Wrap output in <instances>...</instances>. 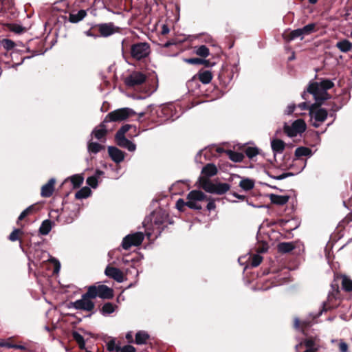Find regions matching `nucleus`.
<instances>
[{
  "instance_id": "f8f14e48",
  "label": "nucleus",
  "mask_w": 352,
  "mask_h": 352,
  "mask_svg": "<svg viewBox=\"0 0 352 352\" xmlns=\"http://www.w3.org/2000/svg\"><path fill=\"white\" fill-rule=\"evenodd\" d=\"M104 274L107 276L115 280L118 283H122L124 280L123 272L118 268L107 265Z\"/></svg>"
},
{
  "instance_id": "a18cd8bd",
  "label": "nucleus",
  "mask_w": 352,
  "mask_h": 352,
  "mask_svg": "<svg viewBox=\"0 0 352 352\" xmlns=\"http://www.w3.org/2000/svg\"><path fill=\"white\" fill-rule=\"evenodd\" d=\"M0 44L7 51L12 50L15 46L14 41L8 38L2 39Z\"/></svg>"
},
{
  "instance_id": "dca6fc26",
  "label": "nucleus",
  "mask_w": 352,
  "mask_h": 352,
  "mask_svg": "<svg viewBox=\"0 0 352 352\" xmlns=\"http://www.w3.org/2000/svg\"><path fill=\"white\" fill-rule=\"evenodd\" d=\"M56 180L54 178H51L47 184L41 187V195L43 197H50L52 195L54 191V185Z\"/></svg>"
},
{
  "instance_id": "a878e982",
  "label": "nucleus",
  "mask_w": 352,
  "mask_h": 352,
  "mask_svg": "<svg viewBox=\"0 0 352 352\" xmlns=\"http://www.w3.org/2000/svg\"><path fill=\"white\" fill-rule=\"evenodd\" d=\"M337 278L341 279L342 289L345 292L352 291V280L346 275H341Z\"/></svg>"
},
{
  "instance_id": "39448f33",
  "label": "nucleus",
  "mask_w": 352,
  "mask_h": 352,
  "mask_svg": "<svg viewBox=\"0 0 352 352\" xmlns=\"http://www.w3.org/2000/svg\"><path fill=\"white\" fill-rule=\"evenodd\" d=\"M316 104H312L309 107V116L311 118V124L318 128L320 124L325 121L328 116L327 111L323 108H319Z\"/></svg>"
},
{
  "instance_id": "864d4df0",
  "label": "nucleus",
  "mask_w": 352,
  "mask_h": 352,
  "mask_svg": "<svg viewBox=\"0 0 352 352\" xmlns=\"http://www.w3.org/2000/svg\"><path fill=\"white\" fill-rule=\"evenodd\" d=\"M184 62L191 64V65H201L202 64V58H185Z\"/></svg>"
},
{
  "instance_id": "5fc2aeb1",
  "label": "nucleus",
  "mask_w": 352,
  "mask_h": 352,
  "mask_svg": "<svg viewBox=\"0 0 352 352\" xmlns=\"http://www.w3.org/2000/svg\"><path fill=\"white\" fill-rule=\"evenodd\" d=\"M184 206L188 207L187 201H185L183 199H179L176 202V208L179 211H183Z\"/></svg>"
},
{
  "instance_id": "680f3d73",
  "label": "nucleus",
  "mask_w": 352,
  "mask_h": 352,
  "mask_svg": "<svg viewBox=\"0 0 352 352\" xmlns=\"http://www.w3.org/2000/svg\"><path fill=\"white\" fill-rule=\"evenodd\" d=\"M339 278H335L331 284V290H334V289H339V283H338V280Z\"/></svg>"
},
{
  "instance_id": "6ab92c4d",
  "label": "nucleus",
  "mask_w": 352,
  "mask_h": 352,
  "mask_svg": "<svg viewBox=\"0 0 352 352\" xmlns=\"http://www.w3.org/2000/svg\"><path fill=\"white\" fill-rule=\"evenodd\" d=\"M197 78L203 84H208L212 79V74L210 71L201 69L197 74Z\"/></svg>"
},
{
  "instance_id": "393cba45",
  "label": "nucleus",
  "mask_w": 352,
  "mask_h": 352,
  "mask_svg": "<svg viewBox=\"0 0 352 352\" xmlns=\"http://www.w3.org/2000/svg\"><path fill=\"white\" fill-rule=\"evenodd\" d=\"M87 15V11L85 10H79L76 14L70 13L69 15V21L72 23H76L82 21Z\"/></svg>"
},
{
  "instance_id": "1a4fd4ad",
  "label": "nucleus",
  "mask_w": 352,
  "mask_h": 352,
  "mask_svg": "<svg viewBox=\"0 0 352 352\" xmlns=\"http://www.w3.org/2000/svg\"><path fill=\"white\" fill-rule=\"evenodd\" d=\"M307 126L302 119L295 120L291 126L285 124L284 131L289 137H295L298 134L302 133L306 130Z\"/></svg>"
},
{
  "instance_id": "338daca9",
  "label": "nucleus",
  "mask_w": 352,
  "mask_h": 352,
  "mask_svg": "<svg viewBox=\"0 0 352 352\" xmlns=\"http://www.w3.org/2000/svg\"><path fill=\"white\" fill-rule=\"evenodd\" d=\"M298 107L301 110H305V109H309V110L310 106H309L308 104L306 102H301V103H300L298 104Z\"/></svg>"
},
{
  "instance_id": "6e6552de",
  "label": "nucleus",
  "mask_w": 352,
  "mask_h": 352,
  "mask_svg": "<svg viewBox=\"0 0 352 352\" xmlns=\"http://www.w3.org/2000/svg\"><path fill=\"white\" fill-rule=\"evenodd\" d=\"M144 239V235L141 232L126 235L123 238L122 247L124 250H129L132 246L140 245Z\"/></svg>"
},
{
  "instance_id": "13d9d810",
  "label": "nucleus",
  "mask_w": 352,
  "mask_h": 352,
  "mask_svg": "<svg viewBox=\"0 0 352 352\" xmlns=\"http://www.w3.org/2000/svg\"><path fill=\"white\" fill-rule=\"evenodd\" d=\"M294 174L292 173H283L278 176L273 177L274 179L276 180H282L283 179H285L288 177L293 176Z\"/></svg>"
},
{
  "instance_id": "bb28decb",
  "label": "nucleus",
  "mask_w": 352,
  "mask_h": 352,
  "mask_svg": "<svg viewBox=\"0 0 352 352\" xmlns=\"http://www.w3.org/2000/svg\"><path fill=\"white\" fill-rule=\"evenodd\" d=\"M272 149L275 153H282L285 149V142L279 139L273 140L271 142Z\"/></svg>"
},
{
  "instance_id": "2f4dec72",
  "label": "nucleus",
  "mask_w": 352,
  "mask_h": 352,
  "mask_svg": "<svg viewBox=\"0 0 352 352\" xmlns=\"http://www.w3.org/2000/svg\"><path fill=\"white\" fill-rule=\"evenodd\" d=\"M72 338L76 341V342L78 344V347L84 350L85 349V340L84 338V336L79 333L78 331H73L72 332Z\"/></svg>"
},
{
  "instance_id": "69168bd1",
  "label": "nucleus",
  "mask_w": 352,
  "mask_h": 352,
  "mask_svg": "<svg viewBox=\"0 0 352 352\" xmlns=\"http://www.w3.org/2000/svg\"><path fill=\"white\" fill-rule=\"evenodd\" d=\"M295 108H296V105L295 104H290L287 107V110H286V113L289 115V114H292L294 110H295Z\"/></svg>"
},
{
  "instance_id": "f704fd0d",
  "label": "nucleus",
  "mask_w": 352,
  "mask_h": 352,
  "mask_svg": "<svg viewBox=\"0 0 352 352\" xmlns=\"http://www.w3.org/2000/svg\"><path fill=\"white\" fill-rule=\"evenodd\" d=\"M229 158L234 162H241L244 159V155L242 153L236 152L232 150L226 151Z\"/></svg>"
},
{
  "instance_id": "0e129e2a",
  "label": "nucleus",
  "mask_w": 352,
  "mask_h": 352,
  "mask_svg": "<svg viewBox=\"0 0 352 352\" xmlns=\"http://www.w3.org/2000/svg\"><path fill=\"white\" fill-rule=\"evenodd\" d=\"M0 1L5 7H10L13 4V0H0Z\"/></svg>"
},
{
  "instance_id": "5701e85b",
  "label": "nucleus",
  "mask_w": 352,
  "mask_h": 352,
  "mask_svg": "<svg viewBox=\"0 0 352 352\" xmlns=\"http://www.w3.org/2000/svg\"><path fill=\"white\" fill-rule=\"evenodd\" d=\"M283 37L284 40L287 42H290L297 38H300V40H302L300 28L294 30L289 33L285 32L283 34Z\"/></svg>"
},
{
  "instance_id": "f257e3e1",
  "label": "nucleus",
  "mask_w": 352,
  "mask_h": 352,
  "mask_svg": "<svg viewBox=\"0 0 352 352\" xmlns=\"http://www.w3.org/2000/svg\"><path fill=\"white\" fill-rule=\"evenodd\" d=\"M334 83L329 79H322L320 82L310 83L307 87V92L313 95L316 102L314 104L321 106L324 101L331 98L327 90L333 87Z\"/></svg>"
},
{
  "instance_id": "f3484780",
  "label": "nucleus",
  "mask_w": 352,
  "mask_h": 352,
  "mask_svg": "<svg viewBox=\"0 0 352 352\" xmlns=\"http://www.w3.org/2000/svg\"><path fill=\"white\" fill-rule=\"evenodd\" d=\"M116 140L118 146L127 149L129 151L133 152L136 149V145L125 137L116 138Z\"/></svg>"
},
{
  "instance_id": "aec40b11",
  "label": "nucleus",
  "mask_w": 352,
  "mask_h": 352,
  "mask_svg": "<svg viewBox=\"0 0 352 352\" xmlns=\"http://www.w3.org/2000/svg\"><path fill=\"white\" fill-rule=\"evenodd\" d=\"M199 182L201 188L208 192L213 193L215 184H213L208 178L200 177Z\"/></svg>"
},
{
  "instance_id": "c756f323",
  "label": "nucleus",
  "mask_w": 352,
  "mask_h": 352,
  "mask_svg": "<svg viewBox=\"0 0 352 352\" xmlns=\"http://www.w3.org/2000/svg\"><path fill=\"white\" fill-rule=\"evenodd\" d=\"M316 24L314 23H309L305 25L303 28H300L302 34V39L304 38L305 36L309 35L316 32Z\"/></svg>"
},
{
  "instance_id": "49530a36",
  "label": "nucleus",
  "mask_w": 352,
  "mask_h": 352,
  "mask_svg": "<svg viewBox=\"0 0 352 352\" xmlns=\"http://www.w3.org/2000/svg\"><path fill=\"white\" fill-rule=\"evenodd\" d=\"M245 153L248 158L252 159L258 154V149L256 147L249 146L245 148Z\"/></svg>"
},
{
  "instance_id": "0eeeda50",
  "label": "nucleus",
  "mask_w": 352,
  "mask_h": 352,
  "mask_svg": "<svg viewBox=\"0 0 352 352\" xmlns=\"http://www.w3.org/2000/svg\"><path fill=\"white\" fill-rule=\"evenodd\" d=\"M92 297L88 294V292L83 294L81 298L74 302H71L69 308H74L77 310L92 311L95 307V303L92 301Z\"/></svg>"
},
{
  "instance_id": "37998d69",
  "label": "nucleus",
  "mask_w": 352,
  "mask_h": 352,
  "mask_svg": "<svg viewBox=\"0 0 352 352\" xmlns=\"http://www.w3.org/2000/svg\"><path fill=\"white\" fill-rule=\"evenodd\" d=\"M132 127H133V125L131 124H126L124 125H123L122 126H121V128L117 131L116 134V138H123V137H125V133L129 131ZM134 128H135L134 126Z\"/></svg>"
},
{
  "instance_id": "412c9836",
  "label": "nucleus",
  "mask_w": 352,
  "mask_h": 352,
  "mask_svg": "<svg viewBox=\"0 0 352 352\" xmlns=\"http://www.w3.org/2000/svg\"><path fill=\"white\" fill-rule=\"evenodd\" d=\"M217 166L214 164L210 163L203 167L201 173L206 177H210L217 175Z\"/></svg>"
},
{
  "instance_id": "4d7b16f0",
  "label": "nucleus",
  "mask_w": 352,
  "mask_h": 352,
  "mask_svg": "<svg viewBox=\"0 0 352 352\" xmlns=\"http://www.w3.org/2000/svg\"><path fill=\"white\" fill-rule=\"evenodd\" d=\"M120 352H135V349L131 345H125L123 347H120Z\"/></svg>"
},
{
  "instance_id": "9d476101",
  "label": "nucleus",
  "mask_w": 352,
  "mask_h": 352,
  "mask_svg": "<svg viewBox=\"0 0 352 352\" xmlns=\"http://www.w3.org/2000/svg\"><path fill=\"white\" fill-rule=\"evenodd\" d=\"M98 28L100 35L102 37H109L115 33L120 32V28L115 25L112 22L98 23L94 25Z\"/></svg>"
},
{
  "instance_id": "3c124183",
  "label": "nucleus",
  "mask_w": 352,
  "mask_h": 352,
  "mask_svg": "<svg viewBox=\"0 0 352 352\" xmlns=\"http://www.w3.org/2000/svg\"><path fill=\"white\" fill-rule=\"evenodd\" d=\"M22 233L21 230L14 229L9 235L8 239L11 241H16L19 239V234Z\"/></svg>"
},
{
  "instance_id": "c85d7f7f",
  "label": "nucleus",
  "mask_w": 352,
  "mask_h": 352,
  "mask_svg": "<svg viewBox=\"0 0 352 352\" xmlns=\"http://www.w3.org/2000/svg\"><path fill=\"white\" fill-rule=\"evenodd\" d=\"M295 246L292 242H282L278 243L277 248L280 253H289L294 249Z\"/></svg>"
},
{
  "instance_id": "774afa93",
  "label": "nucleus",
  "mask_w": 352,
  "mask_h": 352,
  "mask_svg": "<svg viewBox=\"0 0 352 352\" xmlns=\"http://www.w3.org/2000/svg\"><path fill=\"white\" fill-rule=\"evenodd\" d=\"M170 30L168 27L166 25H163L162 28V34H166L169 32Z\"/></svg>"
},
{
  "instance_id": "4c0bfd02",
  "label": "nucleus",
  "mask_w": 352,
  "mask_h": 352,
  "mask_svg": "<svg viewBox=\"0 0 352 352\" xmlns=\"http://www.w3.org/2000/svg\"><path fill=\"white\" fill-rule=\"evenodd\" d=\"M239 186L244 190L248 191L254 186V182L249 178L243 179L239 183Z\"/></svg>"
},
{
  "instance_id": "e433bc0d",
  "label": "nucleus",
  "mask_w": 352,
  "mask_h": 352,
  "mask_svg": "<svg viewBox=\"0 0 352 352\" xmlns=\"http://www.w3.org/2000/svg\"><path fill=\"white\" fill-rule=\"evenodd\" d=\"M149 335L146 332L140 331L135 334V342L137 344H146Z\"/></svg>"
},
{
  "instance_id": "09e8293b",
  "label": "nucleus",
  "mask_w": 352,
  "mask_h": 352,
  "mask_svg": "<svg viewBox=\"0 0 352 352\" xmlns=\"http://www.w3.org/2000/svg\"><path fill=\"white\" fill-rule=\"evenodd\" d=\"M120 347V346H117L116 344L115 340H113V339H112L107 342V350L109 351H119Z\"/></svg>"
},
{
  "instance_id": "7c9ffc66",
  "label": "nucleus",
  "mask_w": 352,
  "mask_h": 352,
  "mask_svg": "<svg viewBox=\"0 0 352 352\" xmlns=\"http://www.w3.org/2000/svg\"><path fill=\"white\" fill-rule=\"evenodd\" d=\"M230 188V184L227 183L215 184L213 193L217 195H223Z\"/></svg>"
},
{
  "instance_id": "423d86ee",
  "label": "nucleus",
  "mask_w": 352,
  "mask_h": 352,
  "mask_svg": "<svg viewBox=\"0 0 352 352\" xmlns=\"http://www.w3.org/2000/svg\"><path fill=\"white\" fill-rule=\"evenodd\" d=\"M135 115L136 113L131 108H120L109 113L104 118V122H121Z\"/></svg>"
},
{
  "instance_id": "c9c22d12",
  "label": "nucleus",
  "mask_w": 352,
  "mask_h": 352,
  "mask_svg": "<svg viewBox=\"0 0 352 352\" xmlns=\"http://www.w3.org/2000/svg\"><path fill=\"white\" fill-rule=\"evenodd\" d=\"M194 52L197 56H199L203 58H206L210 54V50L208 47H207L204 45L195 46L194 47Z\"/></svg>"
},
{
  "instance_id": "c03bdc74",
  "label": "nucleus",
  "mask_w": 352,
  "mask_h": 352,
  "mask_svg": "<svg viewBox=\"0 0 352 352\" xmlns=\"http://www.w3.org/2000/svg\"><path fill=\"white\" fill-rule=\"evenodd\" d=\"M84 178L80 175H74L70 177L74 188H78L82 184Z\"/></svg>"
},
{
  "instance_id": "6e6d98bb",
  "label": "nucleus",
  "mask_w": 352,
  "mask_h": 352,
  "mask_svg": "<svg viewBox=\"0 0 352 352\" xmlns=\"http://www.w3.org/2000/svg\"><path fill=\"white\" fill-rule=\"evenodd\" d=\"M10 29L11 31L18 34L21 33L23 31V28L17 24H10Z\"/></svg>"
},
{
  "instance_id": "603ef678",
  "label": "nucleus",
  "mask_w": 352,
  "mask_h": 352,
  "mask_svg": "<svg viewBox=\"0 0 352 352\" xmlns=\"http://www.w3.org/2000/svg\"><path fill=\"white\" fill-rule=\"evenodd\" d=\"M87 184L91 188H95L98 186V179L96 176H91L87 179Z\"/></svg>"
},
{
  "instance_id": "9b49d317",
  "label": "nucleus",
  "mask_w": 352,
  "mask_h": 352,
  "mask_svg": "<svg viewBox=\"0 0 352 352\" xmlns=\"http://www.w3.org/2000/svg\"><path fill=\"white\" fill-rule=\"evenodd\" d=\"M146 79L145 74L140 72H133L129 76L125 78L124 83L127 87H134L141 85Z\"/></svg>"
},
{
  "instance_id": "20e7f679",
  "label": "nucleus",
  "mask_w": 352,
  "mask_h": 352,
  "mask_svg": "<svg viewBox=\"0 0 352 352\" xmlns=\"http://www.w3.org/2000/svg\"><path fill=\"white\" fill-rule=\"evenodd\" d=\"M207 199V195L201 190H193L187 195V204L190 209L201 210L202 203Z\"/></svg>"
},
{
  "instance_id": "052dcab7",
  "label": "nucleus",
  "mask_w": 352,
  "mask_h": 352,
  "mask_svg": "<svg viewBox=\"0 0 352 352\" xmlns=\"http://www.w3.org/2000/svg\"><path fill=\"white\" fill-rule=\"evenodd\" d=\"M13 344H12L10 342H9L8 341H6V340H1L0 341V346L1 347H6V348H8V349H12Z\"/></svg>"
},
{
  "instance_id": "8fccbe9b",
  "label": "nucleus",
  "mask_w": 352,
  "mask_h": 352,
  "mask_svg": "<svg viewBox=\"0 0 352 352\" xmlns=\"http://www.w3.org/2000/svg\"><path fill=\"white\" fill-rule=\"evenodd\" d=\"M205 201L208 202L206 208L209 212L214 210L216 208L214 199L211 197H207V199H205Z\"/></svg>"
},
{
  "instance_id": "f03ea898",
  "label": "nucleus",
  "mask_w": 352,
  "mask_h": 352,
  "mask_svg": "<svg viewBox=\"0 0 352 352\" xmlns=\"http://www.w3.org/2000/svg\"><path fill=\"white\" fill-rule=\"evenodd\" d=\"M151 52L150 44L147 42H138L131 45L130 54L133 59L141 61L148 57Z\"/></svg>"
},
{
  "instance_id": "4be33fe9",
  "label": "nucleus",
  "mask_w": 352,
  "mask_h": 352,
  "mask_svg": "<svg viewBox=\"0 0 352 352\" xmlns=\"http://www.w3.org/2000/svg\"><path fill=\"white\" fill-rule=\"evenodd\" d=\"M105 123L106 122H104L103 121L100 123L98 128L94 129L92 131V135H94L96 139L100 140L106 135L107 129L106 128Z\"/></svg>"
},
{
  "instance_id": "473e14b6",
  "label": "nucleus",
  "mask_w": 352,
  "mask_h": 352,
  "mask_svg": "<svg viewBox=\"0 0 352 352\" xmlns=\"http://www.w3.org/2000/svg\"><path fill=\"white\" fill-rule=\"evenodd\" d=\"M52 222L49 220L46 219L43 221L39 228V232L42 235H47L50 233V232L52 230Z\"/></svg>"
},
{
  "instance_id": "a211bd4d",
  "label": "nucleus",
  "mask_w": 352,
  "mask_h": 352,
  "mask_svg": "<svg viewBox=\"0 0 352 352\" xmlns=\"http://www.w3.org/2000/svg\"><path fill=\"white\" fill-rule=\"evenodd\" d=\"M270 198L272 204L279 206H283L288 202L289 199V196L271 194L270 195Z\"/></svg>"
},
{
  "instance_id": "a19ab883",
  "label": "nucleus",
  "mask_w": 352,
  "mask_h": 352,
  "mask_svg": "<svg viewBox=\"0 0 352 352\" xmlns=\"http://www.w3.org/2000/svg\"><path fill=\"white\" fill-rule=\"evenodd\" d=\"M36 212V208L35 205L30 206L26 209H25L23 211H22V212L20 214V215L18 217V221L23 220L27 216L30 215Z\"/></svg>"
},
{
  "instance_id": "cd10ccee",
  "label": "nucleus",
  "mask_w": 352,
  "mask_h": 352,
  "mask_svg": "<svg viewBox=\"0 0 352 352\" xmlns=\"http://www.w3.org/2000/svg\"><path fill=\"white\" fill-rule=\"evenodd\" d=\"M336 47L342 52L346 53L352 50V43L347 39H343L338 42Z\"/></svg>"
},
{
  "instance_id": "2eb2a0df",
  "label": "nucleus",
  "mask_w": 352,
  "mask_h": 352,
  "mask_svg": "<svg viewBox=\"0 0 352 352\" xmlns=\"http://www.w3.org/2000/svg\"><path fill=\"white\" fill-rule=\"evenodd\" d=\"M108 153L111 160L116 163H120L124 159V153L115 146H109Z\"/></svg>"
},
{
  "instance_id": "72a5a7b5",
  "label": "nucleus",
  "mask_w": 352,
  "mask_h": 352,
  "mask_svg": "<svg viewBox=\"0 0 352 352\" xmlns=\"http://www.w3.org/2000/svg\"><path fill=\"white\" fill-rule=\"evenodd\" d=\"M102 149H104V146L98 142L90 141L87 144V150L89 153L96 154Z\"/></svg>"
},
{
  "instance_id": "b1692460",
  "label": "nucleus",
  "mask_w": 352,
  "mask_h": 352,
  "mask_svg": "<svg viewBox=\"0 0 352 352\" xmlns=\"http://www.w3.org/2000/svg\"><path fill=\"white\" fill-rule=\"evenodd\" d=\"M303 344L306 347V350L317 352L320 348V345L316 342V340L309 338L303 340Z\"/></svg>"
},
{
  "instance_id": "7ed1b4c3",
  "label": "nucleus",
  "mask_w": 352,
  "mask_h": 352,
  "mask_svg": "<svg viewBox=\"0 0 352 352\" xmlns=\"http://www.w3.org/2000/svg\"><path fill=\"white\" fill-rule=\"evenodd\" d=\"M88 294L96 298L97 297L102 299L109 300L113 298V289L105 285H94L88 287Z\"/></svg>"
},
{
  "instance_id": "4468645a",
  "label": "nucleus",
  "mask_w": 352,
  "mask_h": 352,
  "mask_svg": "<svg viewBox=\"0 0 352 352\" xmlns=\"http://www.w3.org/2000/svg\"><path fill=\"white\" fill-rule=\"evenodd\" d=\"M339 294L340 289L330 290L329 292L327 300L323 302V311H326L328 309H333L336 307L333 302L339 298Z\"/></svg>"
},
{
  "instance_id": "bf43d9fd",
  "label": "nucleus",
  "mask_w": 352,
  "mask_h": 352,
  "mask_svg": "<svg viewBox=\"0 0 352 352\" xmlns=\"http://www.w3.org/2000/svg\"><path fill=\"white\" fill-rule=\"evenodd\" d=\"M339 351L340 352H348V344L343 341L339 343Z\"/></svg>"
},
{
  "instance_id": "ea45409f",
  "label": "nucleus",
  "mask_w": 352,
  "mask_h": 352,
  "mask_svg": "<svg viewBox=\"0 0 352 352\" xmlns=\"http://www.w3.org/2000/svg\"><path fill=\"white\" fill-rule=\"evenodd\" d=\"M91 192L89 187H83L76 192L75 197L77 199H85L91 195Z\"/></svg>"
},
{
  "instance_id": "58836bf2",
  "label": "nucleus",
  "mask_w": 352,
  "mask_h": 352,
  "mask_svg": "<svg viewBox=\"0 0 352 352\" xmlns=\"http://www.w3.org/2000/svg\"><path fill=\"white\" fill-rule=\"evenodd\" d=\"M311 155V150L305 146L298 147L295 151V155L297 157H307Z\"/></svg>"
},
{
  "instance_id": "79ce46f5",
  "label": "nucleus",
  "mask_w": 352,
  "mask_h": 352,
  "mask_svg": "<svg viewBox=\"0 0 352 352\" xmlns=\"http://www.w3.org/2000/svg\"><path fill=\"white\" fill-rule=\"evenodd\" d=\"M115 311V307L111 302H106L103 305L100 309V313L103 316H107L112 314Z\"/></svg>"
},
{
  "instance_id": "e2e57ef3",
  "label": "nucleus",
  "mask_w": 352,
  "mask_h": 352,
  "mask_svg": "<svg viewBox=\"0 0 352 352\" xmlns=\"http://www.w3.org/2000/svg\"><path fill=\"white\" fill-rule=\"evenodd\" d=\"M201 65H204L206 67H212L214 65V63H212L209 60H206V59L202 58V64Z\"/></svg>"
},
{
  "instance_id": "ddd939ff",
  "label": "nucleus",
  "mask_w": 352,
  "mask_h": 352,
  "mask_svg": "<svg viewBox=\"0 0 352 352\" xmlns=\"http://www.w3.org/2000/svg\"><path fill=\"white\" fill-rule=\"evenodd\" d=\"M167 215L162 212H155L153 215V230L156 229L159 234L164 230V223L166 222Z\"/></svg>"
},
{
  "instance_id": "de8ad7c7",
  "label": "nucleus",
  "mask_w": 352,
  "mask_h": 352,
  "mask_svg": "<svg viewBox=\"0 0 352 352\" xmlns=\"http://www.w3.org/2000/svg\"><path fill=\"white\" fill-rule=\"evenodd\" d=\"M263 258L259 254H254L251 258L250 265L252 267H256L262 262Z\"/></svg>"
}]
</instances>
